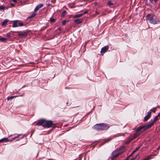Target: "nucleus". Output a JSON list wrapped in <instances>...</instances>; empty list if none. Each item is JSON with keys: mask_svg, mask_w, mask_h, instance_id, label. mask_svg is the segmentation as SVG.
I'll return each instance as SVG.
<instances>
[{"mask_svg": "<svg viewBox=\"0 0 160 160\" xmlns=\"http://www.w3.org/2000/svg\"><path fill=\"white\" fill-rule=\"evenodd\" d=\"M150 159V156L148 157V158H144L143 160H149V159Z\"/></svg>", "mask_w": 160, "mask_h": 160, "instance_id": "obj_30", "label": "nucleus"}, {"mask_svg": "<svg viewBox=\"0 0 160 160\" xmlns=\"http://www.w3.org/2000/svg\"><path fill=\"white\" fill-rule=\"evenodd\" d=\"M140 134L141 133L138 132H137L135 133L133 136H132V137H131V141L135 139L137 137L140 135Z\"/></svg>", "mask_w": 160, "mask_h": 160, "instance_id": "obj_12", "label": "nucleus"}, {"mask_svg": "<svg viewBox=\"0 0 160 160\" xmlns=\"http://www.w3.org/2000/svg\"><path fill=\"white\" fill-rule=\"evenodd\" d=\"M125 148V147L124 146H122L114 151L111 154L110 158L112 160L116 158L119 155L122 153L124 151V149Z\"/></svg>", "mask_w": 160, "mask_h": 160, "instance_id": "obj_1", "label": "nucleus"}, {"mask_svg": "<svg viewBox=\"0 0 160 160\" xmlns=\"http://www.w3.org/2000/svg\"><path fill=\"white\" fill-rule=\"evenodd\" d=\"M150 111L151 112V113L152 112H154V110H153L152 109H150L149 112H150Z\"/></svg>", "mask_w": 160, "mask_h": 160, "instance_id": "obj_36", "label": "nucleus"}, {"mask_svg": "<svg viewBox=\"0 0 160 160\" xmlns=\"http://www.w3.org/2000/svg\"><path fill=\"white\" fill-rule=\"evenodd\" d=\"M20 134H19V135H17L14 138H17V137H19L20 136Z\"/></svg>", "mask_w": 160, "mask_h": 160, "instance_id": "obj_35", "label": "nucleus"}, {"mask_svg": "<svg viewBox=\"0 0 160 160\" xmlns=\"http://www.w3.org/2000/svg\"><path fill=\"white\" fill-rule=\"evenodd\" d=\"M18 22L16 21H15L13 24V27H18L17 25Z\"/></svg>", "mask_w": 160, "mask_h": 160, "instance_id": "obj_20", "label": "nucleus"}, {"mask_svg": "<svg viewBox=\"0 0 160 160\" xmlns=\"http://www.w3.org/2000/svg\"><path fill=\"white\" fill-rule=\"evenodd\" d=\"M158 117H160V112L157 115Z\"/></svg>", "mask_w": 160, "mask_h": 160, "instance_id": "obj_42", "label": "nucleus"}, {"mask_svg": "<svg viewBox=\"0 0 160 160\" xmlns=\"http://www.w3.org/2000/svg\"><path fill=\"white\" fill-rule=\"evenodd\" d=\"M129 157H130V155H129L127 157V158H126V159L125 160H128L129 158Z\"/></svg>", "mask_w": 160, "mask_h": 160, "instance_id": "obj_37", "label": "nucleus"}, {"mask_svg": "<svg viewBox=\"0 0 160 160\" xmlns=\"http://www.w3.org/2000/svg\"><path fill=\"white\" fill-rule=\"evenodd\" d=\"M68 22V20H63L62 21V25H65V24H66V23L67 22Z\"/></svg>", "mask_w": 160, "mask_h": 160, "instance_id": "obj_27", "label": "nucleus"}, {"mask_svg": "<svg viewBox=\"0 0 160 160\" xmlns=\"http://www.w3.org/2000/svg\"><path fill=\"white\" fill-rule=\"evenodd\" d=\"M159 22V21L158 19L154 16L149 22L153 24H155L158 23Z\"/></svg>", "mask_w": 160, "mask_h": 160, "instance_id": "obj_8", "label": "nucleus"}, {"mask_svg": "<svg viewBox=\"0 0 160 160\" xmlns=\"http://www.w3.org/2000/svg\"><path fill=\"white\" fill-rule=\"evenodd\" d=\"M43 6V4H40L36 6L34 10V12H37L40 8Z\"/></svg>", "mask_w": 160, "mask_h": 160, "instance_id": "obj_13", "label": "nucleus"}, {"mask_svg": "<svg viewBox=\"0 0 160 160\" xmlns=\"http://www.w3.org/2000/svg\"><path fill=\"white\" fill-rule=\"evenodd\" d=\"M108 4L109 6H111L112 5H113V3H112L111 1H109L108 2Z\"/></svg>", "mask_w": 160, "mask_h": 160, "instance_id": "obj_28", "label": "nucleus"}, {"mask_svg": "<svg viewBox=\"0 0 160 160\" xmlns=\"http://www.w3.org/2000/svg\"><path fill=\"white\" fill-rule=\"evenodd\" d=\"M12 1L15 2H17V0H12Z\"/></svg>", "mask_w": 160, "mask_h": 160, "instance_id": "obj_39", "label": "nucleus"}, {"mask_svg": "<svg viewBox=\"0 0 160 160\" xmlns=\"http://www.w3.org/2000/svg\"><path fill=\"white\" fill-rule=\"evenodd\" d=\"M36 15V13L35 12L33 13L31 16L29 17L28 18H32L34 17Z\"/></svg>", "mask_w": 160, "mask_h": 160, "instance_id": "obj_23", "label": "nucleus"}, {"mask_svg": "<svg viewBox=\"0 0 160 160\" xmlns=\"http://www.w3.org/2000/svg\"><path fill=\"white\" fill-rule=\"evenodd\" d=\"M50 21L51 22H54L56 21V19L55 18H50Z\"/></svg>", "mask_w": 160, "mask_h": 160, "instance_id": "obj_22", "label": "nucleus"}, {"mask_svg": "<svg viewBox=\"0 0 160 160\" xmlns=\"http://www.w3.org/2000/svg\"><path fill=\"white\" fill-rule=\"evenodd\" d=\"M82 16V14H79L76 15L74 17V18H78L81 17Z\"/></svg>", "mask_w": 160, "mask_h": 160, "instance_id": "obj_21", "label": "nucleus"}, {"mask_svg": "<svg viewBox=\"0 0 160 160\" xmlns=\"http://www.w3.org/2000/svg\"><path fill=\"white\" fill-rule=\"evenodd\" d=\"M18 25L20 26H22L23 25V24L22 22H19L18 23Z\"/></svg>", "mask_w": 160, "mask_h": 160, "instance_id": "obj_31", "label": "nucleus"}, {"mask_svg": "<svg viewBox=\"0 0 160 160\" xmlns=\"http://www.w3.org/2000/svg\"><path fill=\"white\" fill-rule=\"evenodd\" d=\"M58 29L60 31L61 30V27H59L58 28Z\"/></svg>", "mask_w": 160, "mask_h": 160, "instance_id": "obj_38", "label": "nucleus"}, {"mask_svg": "<svg viewBox=\"0 0 160 160\" xmlns=\"http://www.w3.org/2000/svg\"><path fill=\"white\" fill-rule=\"evenodd\" d=\"M28 32H22L20 33H18V36L20 38H22L27 36Z\"/></svg>", "mask_w": 160, "mask_h": 160, "instance_id": "obj_9", "label": "nucleus"}, {"mask_svg": "<svg viewBox=\"0 0 160 160\" xmlns=\"http://www.w3.org/2000/svg\"><path fill=\"white\" fill-rule=\"evenodd\" d=\"M158 116L157 115L154 118L153 120H151L150 121L148 125L150 127H151L152 126H153L154 124L157 121V120H158Z\"/></svg>", "mask_w": 160, "mask_h": 160, "instance_id": "obj_5", "label": "nucleus"}, {"mask_svg": "<svg viewBox=\"0 0 160 160\" xmlns=\"http://www.w3.org/2000/svg\"><path fill=\"white\" fill-rule=\"evenodd\" d=\"M8 140L7 138H4L0 140V143L1 142H7Z\"/></svg>", "mask_w": 160, "mask_h": 160, "instance_id": "obj_14", "label": "nucleus"}, {"mask_svg": "<svg viewBox=\"0 0 160 160\" xmlns=\"http://www.w3.org/2000/svg\"><path fill=\"white\" fill-rule=\"evenodd\" d=\"M46 120L44 119H41L38 120V123L37 124V125L38 126H40L42 125L43 127V125L45 123Z\"/></svg>", "mask_w": 160, "mask_h": 160, "instance_id": "obj_7", "label": "nucleus"}, {"mask_svg": "<svg viewBox=\"0 0 160 160\" xmlns=\"http://www.w3.org/2000/svg\"><path fill=\"white\" fill-rule=\"evenodd\" d=\"M109 49V46L107 45L103 47L101 49V54L103 55L104 53H105Z\"/></svg>", "mask_w": 160, "mask_h": 160, "instance_id": "obj_6", "label": "nucleus"}, {"mask_svg": "<svg viewBox=\"0 0 160 160\" xmlns=\"http://www.w3.org/2000/svg\"><path fill=\"white\" fill-rule=\"evenodd\" d=\"M66 10H63V12H62V17H64L66 15Z\"/></svg>", "mask_w": 160, "mask_h": 160, "instance_id": "obj_24", "label": "nucleus"}, {"mask_svg": "<svg viewBox=\"0 0 160 160\" xmlns=\"http://www.w3.org/2000/svg\"><path fill=\"white\" fill-rule=\"evenodd\" d=\"M109 128V126L108 124L104 123L97 124L92 127L93 129L98 131L106 130Z\"/></svg>", "mask_w": 160, "mask_h": 160, "instance_id": "obj_2", "label": "nucleus"}, {"mask_svg": "<svg viewBox=\"0 0 160 160\" xmlns=\"http://www.w3.org/2000/svg\"><path fill=\"white\" fill-rule=\"evenodd\" d=\"M158 0H154V2L155 3H156Z\"/></svg>", "mask_w": 160, "mask_h": 160, "instance_id": "obj_40", "label": "nucleus"}, {"mask_svg": "<svg viewBox=\"0 0 160 160\" xmlns=\"http://www.w3.org/2000/svg\"><path fill=\"white\" fill-rule=\"evenodd\" d=\"M151 112H149L148 114L144 118V121H147L151 117Z\"/></svg>", "mask_w": 160, "mask_h": 160, "instance_id": "obj_11", "label": "nucleus"}, {"mask_svg": "<svg viewBox=\"0 0 160 160\" xmlns=\"http://www.w3.org/2000/svg\"><path fill=\"white\" fill-rule=\"evenodd\" d=\"M137 157H138V155H136L134 158L131 159V160H134L136 159V158H137ZM138 159H139V158H138H138H137V159L136 160H138Z\"/></svg>", "mask_w": 160, "mask_h": 160, "instance_id": "obj_26", "label": "nucleus"}, {"mask_svg": "<svg viewBox=\"0 0 160 160\" xmlns=\"http://www.w3.org/2000/svg\"><path fill=\"white\" fill-rule=\"evenodd\" d=\"M150 1V2L152 3L153 0H149Z\"/></svg>", "mask_w": 160, "mask_h": 160, "instance_id": "obj_41", "label": "nucleus"}, {"mask_svg": "<svg viewBox=\"0 0 160 160\" xmlns=\"http://www.w3.org/2000/svg\"><path fill=\"white\" fill-rule=\"evenodd\" d=\"M140 148V147H138L137 148H136L135 150H133L132 152V153L131 154V156L135 152H136L137 150H138Z\"/></svg>", "mask_w": 160, "mask_h": 160, "instance_id": "obj_19", "label": "nucleus"}, {"mask_svg": "<svg viewBox=\"0 0 160 160\" xmlns=\"http://www.w3.org/2000/svg\"><path fill=\"white\" fill-rule=\"evenodd\" d=\"M74 22L78 24H79L82 23V20L80 19H77L74 20Z\"/></svg>", "mask_w": 160, "mask_h": 160, "instance_id": "obj_16", "label": "nucleus"}, {"mask_svg": "<svg viewBox=\"0 0 160 160\" xmlns=\"http://www.w3.org/2000/svg\"><path fill=\"white\" fill-rule=\"evenodd\" d=\"M9 22V20L8 19H5L2 22V26H6L7 25V22Z\"/></svg>", "mask_w": 160, "mask_h": 160, "instance_id": "obj_15", "label": "nucleus"}, {"mask_svg": "<svg viewBox=\"0 0 160 160\" xmlns=\"http://www.w3.org/2000/svg\"><path fill=\"white\" fill-rule=\"evenodd\" d=\"M17 97L16 96H11L10 97H8L7 98L8 100H11L13 99L14 98H15Z\"/></svg>", "mask_w": 160, "mask_h": 160, "instance_id": "obj_18", "label": "nucleus"}, {"mask_svg": "<svg viewBox=\"0 0 160 160\" xmlns=\"http://www.w3.org/2000/svg\"><path fill=\"white\" fill-rule=\"evenodd\" d=\"M56 124L53 123V122L50 120L45 121V123L43 126V127L45 128H54L56 127Z\"/></svg>", "mask_w": 160, "mask_h": 160, "instance_id": "obj_3", "label": "nucleus"}, {"mask_svg": "<svg viewBox=\"0 0 160 160\" xmlns=\"http://www.w3.org/2000/svg\"><path fill=\"white\" fill-rule=\"evenodd\" d=\"M0 38H1V36H0Z\"/></svg>", "mask_w": 160, "mask_h": 160, "instance_id": "obj_45", "label": "nucleus"}, {"mask_svg": "<svg viewBox=\"0 0 160 160\" xmlns=\"http://www.w3.org/2000/svg\"><path fill=\"white\" fill-rule=\"evenodd\" d=\"M154 16V15L152 14H148L146 16V19L147 21H148L150 22L153 19Z\"/></svg>", "mask_w": 160, "mask_h": 160, "instance_id": "obj_10", "label": "nucleus"}, {"mask_svg": "<svg viewBox=\"0 0 160 160\" xmlns=\"http://www.w3.org/2000/svg\"><path fill=\"white\" fill-rule=\"evenodd\" d=\"M10 5L11 7H14L15 6V4L13 3H11Z\"/></svg>", "mask_w": 160, "mask_h": 160, "instance_id": "obj_34", "label": "nucleus"}, {"mask_svg": "<svg viewBox=\"0 0 160 160\" xmlns=\"http://www.w3.org/2000/svg\"><path fill=\"white\" fill-rule=\"evenodd\" d=\"M130 142V139H128L127 142H126V143L127 144H128Z\"/></svg>", "mask_w": 160, "mask_h": 160, "instance_id": "obj_32", "label": "nucleus"}, {"mask_svg": "<svg viewBox=\"0 0 160 160\" xmlns=\"http://www.w3.org/2000/svg\"><path fill=\"white\" fill-rule=\"evenodd\" d=\"M5 6L3 5H2L0 6V10H4L5 9Z\"/></svg>", "mask_w": 160, "mask_h": 160, "instance_id": "obj_25", "label": "nucleus"}, {"mask_svg": "<svg viewBox=\"0 0 160 160\" xmlns=\"http://www.w3.org/2000/svg\"><path fill=\"white\" fill-rule=\"evenodd\" d=\"M7 36L8 37H9V38H10L11 37V35H10V33H7Z\"/></svg>", "mask_w": 160, "mask_h": 160, "instance_id": "obj_33", "label": "nucleus"}, {"mask_svg": "<svg viewBox=\"0 0 160 160\" xmlns=\"http://www.w3.org/2000/svg\"><path fill=\"white\" fill-rule=\"evenodd\" d=\"M110 140H109L108 139H107V140L106 141V142H108Z\"/></svg>", "mask_w": 160, "mask_h": 160, "instance_id": "obj_44", "label": "nucleus"}, {"mask_svg": "<svg viewBox=\"0 0 160 160\" xmlns=\"http://www.w3.org/2000/svg\"><path fill=\"white\" fill-rule=\"evenodd\" d=\"M8 40V39L7 38H2L1 36V38H0V41L3 42H6Z\"/></svg>", "mask_w": 160, "mask_h": 160, "instance_id": "obj_17", "label": "nucleus"}, {"mask_svg": "<svg viewBox=\"0 0 160 160\" xmlns=\"http://www.w3.org/2000/svg\"><path fill=\"white\" fill-rule=\"evenodd\" d=\"M149 128L150 127L148 124L140 126L137 128L136 131L141 133V132H143Z\"/></svg>", "mask_w": 160, "mask_h": 160, "instance_id": "obj_4", "label": "nucleus"}, {"mask_svg": "<svg viewBox=\"0 0 160 160\" xmlns=\"http://www.w3.org/2000/svg\"><path fill=\"white\" fill-rule=\"evenodd\" d=\"M96 14L97 15V14H99V13L98 12H96Z\"/></svg>", "mask_w": 160, "mask_h": 160, "instance_id": "obj_43", "label": "nucleus"}, {"mask_svg": "<svg viewBox=\"0 0 160 160\" xmlns=\"http://www.w3.org/2000/svg\"><path fill=\"white\" fill-rule=\"evenodd\" d=\"M88 12V11L87 10H86L84 12L82 13V15H84V14L87 13Z\"/></svg>", "mask_w": 160, "mask_h": 160, "instance_id": "obj_29", "label": "nucleus"}]
</instances>
